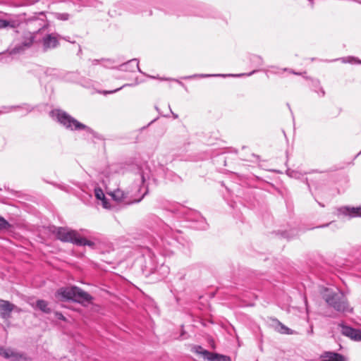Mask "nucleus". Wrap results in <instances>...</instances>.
<instances>
[{
	"instance_id": "nucleus-1",
	"label": "nucleus",
	"mask_w": 361,
	"mask_h": 361,
	"mask_svg": "<svg viewBox=\"0 0 361 361\" xmlns=\"http://www.w3.org/2000/svg\"><path fill=\"white\" fill-rule=\"evenodd\" d=\"M141 183L140 184H137L136 185L137 192L139 194H141L140 197L136 198L135 194H132L130 197L133 198V200H127L128 197V192H125L123 190L117 188L110 192V195L113 197L114 200L118 202H125L126 203L130 204L134 202H140L142 198L147 194L148 192V187L145 184L146 180L149 178L148 176H145L143 173L140 174Z\"/></svg>"
},
{
	"instance_id": "nucleus-2",
	"label": "nucleus",
	"mask_w": 361,
	"mask_h": 361,
	"mask_svg": "<svg viewBox=\"0 0 361 361\" xmlns=\"http://www.w3.org/2000/svg\"><path fill=\"white\" fill-rule=\"evenodd\" d=\"M50 115L66 129H69L71 130H84L90 134H94V132L90 128L79 122L63 111L55 109L50 112Z\"/></svg>"
},
{
	"instance_id": "nucleus-3",
	"label": "nucleus",
	"mask_w": 361,
	"mask_h": 361,
	"mask_svg": "<svg viewBox=\"0 0 361 361\" xmlns=\"http://www.w3.org/2000/svg\"><path fill=\"white\" fill-rule=\"evenodd\" d=\"M323 299L328 305L339 312H351L345 295L341 291H334L326 288L323 293Z\"/></svg>"
},
{
	"instance_id": "nucleus-4",
	"label": "nucleus",
	"mask_w": 361,
	"mask_h": 361,
	"mask_svg": "<svg viewBox=\"0 0 361 361\" xmlns=\"http://www.w3.org/2000/svg\"><path fill=\"white\" fill-rule=\"evenodd\" d=\"M56 297L61 301L74 300L78 302H90L92 299L89 293L76 286L59 288Z\"/></svg>"
},
{
	"instance_id": "nucleus-5",
	"label": "nucleus",
	"mask_w": 361,
	"mask_h": 361,
	"mask_svg": "<svg viewBox=\"0 0 361 361\" xmlns=\"http://www.w3.org/2000/svg\"><path fill=\"white\" fill-rule=\"evenodd\" d=\"M56 235L59 240L62 242L71 243L78 246L87 245L94 247V242L82 238L75 230L66 227H59L56 228Z\"/></svg>"
},
{
	"instance_id": "nucleus-6",
	"label": "nucleus",
	"mask_w": 361,
	"mask_h": 361,
	"mask_svg": "<svg viewBox=\"0 0 361 361\" xmlns=\"http://www.w3.org/2000/svg\"><path fill=\"white\" fill-rule=\"evenodd\" d=\"M36 32L27 31L25 32L23 35L20 41L16 47L11 50V54H18L23 51L24 50L30 48L35 39V33Z\"/></svg>"
},
{
	"instance_id": "nucleus-7",
	"label": "nucleus",
	"mask_w": 361,
	"mask_h": 361,
	"mask_svg": "<svg viewBox=\"0 0 361 361\" xmlns=\"http://www.w3.org/2000/svg\"><path fill=\"white\" fill-rule=\"evenodd\" d=\"M195 353L201 355L207 361H231L228 356L209 352L203 349L201 346L195 347Z\"/></svg>"
},
{
	"instance_id": "nucleus-8",
	"label": "nucleus",
	"mask_w": 361,
	"mask_h": 361,
	"mask_svg": "<svg viewBox=\"0 0 361 361\" xmlns=\"http://www.w3.org/2000/svg\"><path fill=\"white\" fill-rule=\"evenodd\" d=\"M42 47L44 51L56 48L59 42L58 36L55 34H47L41 39Z\"/></svg>"
},
{
	"instance_id": "nucleus-9",
	"label": "nucleus",
	"mask_w": 361,
	"mask_h": 361,
	"mask_svg": "<svg viewBox=\"0 0 361 361\" xmlns=\"http://www.w3.org/2000/svg\"><path fill=\"white\" fill-rule=\"evenodd\" d=\"M0 355L11 361H25L27 360L25 355L3 347H0Z\"/></svg>"
},
{
	"instance_id": "nucleus-10",
	"label": "nucleus",
	"mask_w": 361,
	"mask_h": 361,
	"mask_svg": "<svg viewBox=\"0 0 361 361\" xmlns=\"http://www.w3.org/2000/svg\"><path fill=\"white\" fill-rule=\"evenodd\" d=\"M341 334L355 341H361V330L340 324Z\"/></svg>"
},
{
	"instance_id": "nucleus-11",
	"label": "nucleus",
	"mask_w": 361,
	"mask_h": 361,
	"mask_svg": "<svg viewBox=\"0 0 361 361\" xmlns=\"http://www.w3.org/2000/svg\"><path fill=\"white\" fill-rule=\"evenodd\" d=\"M15 305L9 301L0 300V316L3 319H8Z\"/></svg>"
},
{
	"instance_id": "nucleus-12",
	"label": "nucleus",
	"mask_w": 361,
	"mask_h": 361,
	"mask_svg": "<svg viewBox=\"0 0 361 361\" xmlns=\"http://www.w3.org/2000/svg\"><path fill=\"white\" fill-rule=\"evenodd\" d=\"M119 69L129 72H135L136 70L140 73L142 72L139 68V62L136 59L129 60L128 62L123 63L120 66Z\"/></svg>"
},
{
	"instance_id": "nucleus-13",
	"label": "nucleus",
	"mask_w": 361,
	"mask_h": 361,
	"mask_svg": "<svg viewBox=\"0 0 361 361\" xmlns=\"http://www.w3.org/2000/svg\"><path fill=\"white\" fill-rule=\"evenodd\" d=\"M322 361H347V359L338 353L325 352L322 355Z\"/></svg>"
},
{
	"instance_id": "nucleus-14",
	"label": "nucleus",
	"mask_w": 361,
	"mask_h": 361,
	"mask_svg": "<svg viewBox=\"0 0 361 361\" xmlns=\"http://www.w3.org/2000/svg\"><path fill=\"white\" fill-rule=\"evenodd\" d=\"M340 212L345 216H349L350 217H357L361 216V207H341L339 209Z\"/></svg>"
},
{
	"instance_id": "nucleus-15",
	"label": "nucleus",
	"mask_w": 361,
	"mask_h": 361,
	"mask_svg": "<svg viewBox=\"0 0 361 361\" xmlns=\"http://www.w3.org/2000/svg\"><path fill=\"white\" fill-rule=\"evenodd\" d=\"M21 109L22 111H23V114H27L28 112L31 111L32 110V108L27 105V104H24L23 106H4L2 107V109L0 110V114H5V113H8L13 110H16V109Z\"/></svg>"
},
{
	"instance_id": "nucleus-16",
	"label": "nucleus",
	"mask_w": 361,
	"mask_h": 361,
	"mask_svg": "<svg viewBox=\"0 0 361 361\" xmlns=\"http://www.w3.org/2000/svg\"><path fill=\"white\" fill-rule=\"evenodd\" d=\"M18 25V22L17 20L0 19V29L6 28L7 27L16 28Z\"/></svg>"
},
{
	"instance_id": "nucleus-17",
	"label": "nucleus",
	"mask_w": 361,
	"mask_h": 361,
	"mask_svg": "<svg viewBox=\"0 0 361 361\" xmlns=\"http://www.w3.org/2000/svg\"><path fill=\"white\" fill-rule=\"evenodd\" d=\"M36 306L44 313H50L51 309L49 307L48 302L44 300H38L36 302Z\"/></svg>"
},
{
	"instance_id": "nucleus-18",
	"label": "nucleus",
	"mask_w": 361,
	"mask_h": 361,
	"mask_svg": "<svg viewBox=\"0 0 361 361\" xmlns=\"http://www.w3.org/2000/svg\"><path fill=\"white\" fill-rule=\"evenodd\" d=\"M338 60L341 61V62L343 63L361 64V60H360L357 58H355L354 56L343 57V58L339 59Z\"/></svg>"
},
{
	"instance_id": "nucleus-19",
	"label": "nucleus",
	"mask_w": 361,
	"mask_h": 361,
	"mask_svg": "<svg viewBox=\"0 0 361 361\" xmlns=\"http://www.w3.org/2000/svg\"><path fill=\"white\" fill-rule=\"evenodd\" d=\"M250 60L255 67H261L263 65V59L259 56L254 55L251 57Z\"/></svg>"
},
{
	"instance_id": "nucleus-20",
	"label": "nucleus",
	"mask_w": 361,
	"mask_h": 361,
	"mask_svg": "<svg viewBox=\"0 0 361 361\" xmlns=\"http://www.w3.org/2000/svg\"><path fill=\"white\" fill-rule=\"evenodd\" d=\"M11 228V224H10L4 218L0 216V231L9 230Z\"/></svg>"
},
{
	"instance_id": "nucleus-21",
	"label": "nucleus",
	"mask_w": 361,
	"mask_h": 361,
	"mask_svg": "<svg viewBox=\"0 0 361 361\" xmlns=\"http://www.w3.org/2000/svg\"><path fill=\"white\" fill-rule=\"evenodd\" d=\"M278 331L281 334H292V330L290 329L289 328H288L287 326H284L281 323L279 324V329H278Z\"/></svg>"
},
{
	"instance_id": "nucleus-22",
	"label": "nucleus",
	"mask_w": 361,
	"mask_h": 361,
	"mask_svg": "<svg viewBox=\"0 0 361 361\" xmlns=\"http://www.w3.org/2000/svg\"><path fill=\"white\" fill-rule=\"evenodd\" d=\"M288 174L290 177L299 179L302 176V174L298 171H288Z\"/></svg>"
},
{
	"instance_id": "nucleus-23",
	"label": "nucleus",
	"mask_w": 361,
	"mask_h": 361,
	"mask_svg": "<svg viewBox=\"0 0 361 361\" xmlns=\"http://www.w3.org/2000/svg\"><path fill=\"white\" fill-rule=\"evenodd\" d=\"M95 195L99 200H103L104 198V194L101 189H95Z\"/></svg>"
},
{
	"instance_id": "nucleus-24",
	"label": "nucleus",
	"mask_w": 361,
	"mask_h": 361,
	"mask_svg": "<svg viewBox=\"0 0 361 361\" xmlns=\"http://www.w3.org/2000/svg\"><path fill=\"white\" fill-rule=\"evenodd\" d=\"M257 71V70H254V71H252V72H250L249 73H242V74H238V75H230L231 76H236V77H240V76H243V75L250 76L252 74H254L255 73H256Z\"/></svg>"
},
{
	"instance_id": "nucleus-25",
	"label": "nucleus",
	"mask_w": 361,
	"mask_h": 361,
	"mask_svg": "<svg viewBox=\"0 0 361 361\" xmlns=\"http://www.w3.org/2000/svg\"><path fill=\"white\" fill-rule=\"evenodd\" d=\"M39 22V20H37V19H36V20H28L27 22V24L30 27L32 23H37Z\"/></svg>"
},
{
	"instance_id": "nucleus-26",
	"label": "nucleus",
	"mask_w": 361,
	"mask_h": 361,
	"mask_svg": "<svg viewBox=\"0 0 361 361\" xmlns=\"http://www.w3.org/2000/svg\"><path fill=\"white\" fill-rule=\"evenodd\" d=\"M56 317L59 319H61V320H65L66 319L64 316L61 313H60V312H56Z\"/></svg>"
},
{
	"instance_id": "nucleus-27",
	"label": "nucleus",
	"mask_w": 361,
	"mask_h": 361,
	"mask_svg": "<svg viewBox=\"0 0 361 361\" xmlns=\"http://www.w3.org/2000/svg\"><path fill=\"white\" fill-rule=\"evenodd\" d=\"M123 87H120V88H117L114 90H111V91H104V94H112V93H114V92H116L117 91L120 90Z\"/></svg>"
},
{
	"instance_id": "nucleus-28",
	"label": "nucleus",
	"mask_w": 361,
	"mask_h": 361,
	"mask_svg": "<svg viewBox=\"0 0 361 361\" xmlns=\"http://www.w3.org/2000/svg\"><path fill=\"white\" fill-rule=\"evenodd\" d=\"M317 93L319 97H324L325 95V92L322 87H320L319 91Z\"/></svg>"
},
{
	"instance_id": "nucleus-29",
	"label": "nucleus",
	"mask_w": 361,
	"mask_h": 361,
	"mask_svg": "<svg viewBox=\"0 0 361 361\" xmlns=\"http://www.w3.org/2000/svg\"><path fill=\"white\" fill-rule=\"evenodd\" d=\"M145 268L149 269V271L150 273H154L156 270H157V268L156 267H148L147 265L145 266Z\"/></svg>"
},
{
	"instance_id": "nucleus-30",
	"label": "nucleus",
	"mask_w": 361,
	"mask_h": 361,
	"mask_svg": "<svg viewBox=\"0 0 361 361\" xmlns=\"http://www.w3.org/2000/svg\"><path fill=\"white\" fill-rule=\"evenodd\" d=\"M161 269H163L164 272L168 273L169 272V268L166 266H164V264H161L160 267Z\"/></svg>"
},
{
	"instance_id": "nucleus-31",
	"label": "nucleus",
	"mask_w": 361,
	"mask_h": 361,
	"mask_svg": "<svg viewBox=\"0 0 361 361\" xmlns=\"http://www.w3.org/2000/svg\"><path fill=\"white\" fill-rule=\"evenodd\" d=\"M201 224H202V225L200 227V228H201V229H204V228H206V223H205L204 221H201Z\"/></svg>"
},
{
	"instance_id": "nucleus-32",
	"label": "nucleus",
	"mask_w": 361,
	"mask_h": 361,
	"mask_svg": "<svg viewBox=\"0 0 361 361\" xmlns=\"http://www.w3.org/2000/svg\"><path fill=\"white\" fill-rule=\"evenodd\" d=\"M173 116L174 118H178V115L177 114H173Z\"/></svg>"
},
{
	"instance_id": "nucleus-33",
	"label": "nucleus",
	"mask_w": 361,
	"mask_h": 361,
	"mask_svg": "<svg viewBox=\"0 0 361 361\" xmlns=\"http://www.w3.org/2000/svg\"><path fill=\"white\" fill-rule=\"evenodd\" d=\"M213 76H221V75L217 74V75H213ZM222 76H225V75H222Z\"/></svg>"
},
{
	"instance_id": "nucleus-34",
	"label": "nucleus",
	"mask_w": 361,
	"mask_h": 361,
	"mask_svg": "<svg viewBox=\"0 0 361 361\" xmlns=\"http://www.w3.org/2000/svg\"><path fill=\"white\" fill-rule=\"evenodd\" d=\"M58 187H59V188H61V190H63V189H64L61 185H59Z\"/></svg>"
},
{
	"instance_id": "nucleus-35",
	"label": "nucleus",
	"mask_w": 361,
	"mask_h": 361,
	"mask_svg": "<svg viewBox=\"0 0 361 361\" xmlns=\"http://www.w3.org/2000/svg\"><path fill=\"white\" fill-rule=\"evenodd\" d=\"M149 261H150V262H152V261H153V259L151 257V258L149 259Z\"/></svg>"
},
{
	"instance_id": "nucleus-36",
	"label": "nucleus",
	"mask_w": 361,
	"mask_h": 361,
	"mask_svg": "<svg viewBox=\"0 0 361 361\" xmlns=\"http://www.w3.org/2000/svg\"><path fill=\"white\" fill-rule=\"evenodd\" d=\"M360 153H361V151H360Z\"/></svg>"
}]
</instances>
